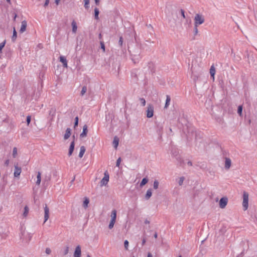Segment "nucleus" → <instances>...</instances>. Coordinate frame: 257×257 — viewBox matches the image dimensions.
I'll return each mask as SVG.
<instances>
[{"label":"nucleus","instance_id":"nucleus-50","mask_svg":"<svg viewBox=\"0 0 257 257\" xmlns=\"http://www.w3.org/2000/svg\"><path fill=\"white\" fill-rule=\"evenodd\" d=\"M49 2H50V0H45V3L44 4V7L45 8L47 7L49 5Z\"/></svg>","mask_w":257,"mask_h":257},{"label":"nucleus","instance_id":"nucleus-59","mask_svg":"<svg viewBox=\"0 0 257 257\" xmlns=\"http://www.w3.org/2000/svg\"><path fill=\"white\" fill-rule=\"evenodd\" d=\"M147 257H153V255H152V254H151V253H150V252H148V253Z\"/></svg>","mask_w":257,"mask_h":257},{"label":"nucleus","instance_id":"nucleus-20","mask_svg":"<svg viewBox=\"0 0 257 257\" xmlns=\"http://www.w3.org/2000/svg\"><path fill=\"white\" fill-rule=\"evenodd\" d=\"M171 101V97L169 95H167L166 96V102L164 106V108H167L169 105H170V102Z\"/></svg>","mask_w":257,"mask_h":257},{"label":"nucleus","instance_id":"nucleus-19","mask_svg":"<svg viewBox=\"0 0 257 257\" xmlns=\"http://www.w3.org/2000/svg\"><path fill=\"white\" fill-rule=\"evenodd\" d=\"M71 25L72 27V32L73 33H76L77 29V26L76 23L74 20H73V21L72 22Z\"/></svg>","mask_w":257,"mask_h":257},{"label":"nucleus","instance_id":"nucleus-64","mask_svg":"<svg viewBox=\"0 0 257 257\" xmlns=\"http://www.w3.org/2000/svg\"><path fill=\"white\" fill-rule=\"evenodd\" d=\"M87 257H91L90 255L89 254H87Z\"/></svg>","mask_w":257,"mask_h":257},{"label":"nucleus","instance_id":"nucleus-10","mask_svg":"<svg viewBox=\"0 0 257 257\" xmlns=\"http://www.w3.org/2000/svg\"><path fill=\"white\" fill-rule=\"evenodd\" d=\"M147 67L148 70L151 74H153L155 72V64L152 62H150L148 63Z\"/></svg>","mask_w":257,"mask_h":257},{"label":"nucleus","instance_id":"nucleus-55","mask_svg":"<svg viewBox=\"0 0 257 257\" xmlns=\"http://www.w3.org/2000/svg\"><path fill=\"white\" fill-rule=\"evenodd\" d=\"M154 237L155 238H157L158 237V233L157 232H155L154 233Z\"/></svg>","mask_w":257,"mask_h":257},{"label":"nucleus","instance_id":"nucleus-45","mask_svg":"<svg viewBox=\"0 0 257 257\" xmlns=\"http://www.w3.org/2000/svg\"><path fill=\"white\" fill-rule=\"evenodd\" d=\"M101 48L103 50V51L105 52V45L104 42L102 41L100 42Z\"/></svg>","mask_w":257,"mask_h":257},{"label":"nucleus","instance_id":"nucleus-39","mask_svg":"<svg viewBox=\"0 0 257 257\" xmlns=\"http://www.w3.org/2000/svg\"><path fill=\"white\" fill-rule=\"evenodd\" d=\"M31 116L30 115L27 116L26 121H27V124L28 126L29 125V124L31 122Z\"/></svg>","mask_w":257,"mask_h":257},{"label":"nucleus","instance_id":"nucleus-28","mask_svg":"<svg viewBox=\"0 0 257 257\" xmlns=\"http://www.w3.org/2000/svg\"><path fill=\"white\" fill-rule=\"evenodd\" d=\"M99 13V11L98 9L97 8H95L94 9V18H95V19L98 20V19H99V17H98Z\"/></svg>","mask_w":257,"mask_h":257},{"label":"nucleus","instance_id":"nucleus-29","mask_svg":"<svg viewBox=\"0 0 257 257\" xmlns=\"http://www.w3.org/2000/svg\"><path fill=\"white\" fill-rule=\"evenodd\" d=\"M17 32L16 31V29L15 28H14V30H13V36H12V40L13 42H14L16 38H17Z\"/></svg>","mask_w":257,"mask_h":257},{"label":"nucleus","instance_id":"nucleus-24","mask_svg":"<svg viewBox=\"0 0 257 257\" xmlns=\"http://www.w3.org/2000/svg\"><path fill=\"white\" fill-rule=\"evenodd\" d=\"M116 211L114 209L111 211V220L115 221L116 220Z\"/></svg>","mask_w":257,"mask_h":257},{"label":"nucleus","instance_id":"nucleus-40","mask_svg":"<svg viewBox=\"0 0 257 257\" xmlns=\"http://www.w3.org/2000/svg\"><path fill=\"white\" fill-rule=\"evenodd\" d=\"M128 241L127 240H125L124 242V248L126 250H128Z\"/></svg>","mask_w":257,"mask_h":257},{"label":"nucleus","instance_id":"nucleus-16","mask_svg":"<svg viewBox=\"0 0 257 257\" xmlns=\"http://www.w3.org/2000/svg\"><path fill=\"white\" fill-rule=\"evenodd\" d=\"M74 146H75V143L74 141H72L70 145L69 149V152H68V156H70L74 149Z\"/></svg>","mask_w":257,"mask_h":257},{"label":"nucleus","instance_id":"nucleus-18","mask_svg":"<svg viewBox=\"0 0 257 257\" xmlns=\"http://www.w3.org/2000/svg\"><path fill=\"white\" fill-rule=\"evenodd\" d=\"M71 135V129L70 128H67L66 130L65 134L64 136V139L65 140L68 139Z\"/></svg>","mask_w":257,"mask_h":257},{"label":"nucleus","instance_id":"nucleus-34","mask_svg":"<svg viewBox=\"0 0 257 257\" xmlns=\"http://www.w3.org/2000/svg\"><path fill=\"white\" fill-rule=\"evenodd\" d=\"M123 39L122 36L119 37V41H118V45L120 47H122L123 46Z\"/></svg>","mask_w":257,"mask_h":257},{"label":"nucleus","instance_id":"nucleus-1","mask_svg":"<svg viewBox=\"0 0 257 257\" xmlns=\"http://www.w3.org/2000/svg\"><path fill=\"white\" fill-rule=\"evenodd\" d=\"M131 56V59L134 63H137L139 62L141 58L140 54L141 50L139 46L136 45L135 47L131 48L129 50Z\"/></svg>","mask_w":257,"mask_h":257},{"label":"nucleus","instance_id":"nucleus-38","mask_svg":"<svg viewBox=\"0 0 257 257\" xmlns=\"http://www.w3.org/2000/svg\"><path fill=\"white\" fill-rule=\"evenodd\" d=\"M184 180V177H181L179 179V181L178 182V184L180 186H181L183 184V181Z\"/></svg>","mask_w":257,"mask_h":257},{"label":"nucleus","instance_id":"nucleus-60","mask_svg":"<svg viewBox=\"0 0 257 257\" xmlns=\"http://www.w3.org/2000/svg\"><path fill=\"white\" fill-rule=\"evenodd\" d=\"M96 5H98L99 4V0H94Z\"/></svg>","mask_w":257,"mask_h":257},{"label":"nucleus","instance_id":"nucleus-57","mask_svg":"<svg viewBox=\"0 0 257 257\" xmlns=\"http://www.w3.org/2000/svg\"><path fill=\"white\" fill-rule=\"evenodd\" d=\"M187 164L189 165V166H192V163L191 161H188L187 162Z\"/></svg>","mask_w":257,"mask_h":257},{"label":"nucleus","instance_id":"nucleus-56","mask_svg":"<svg viewBox=\"0 0 257 257\" xmlns=\"http://www.w3.org/2000/svg\"><path fill=\"white\" fill-rule=\"evenodd\" d=\"M60 0H55V3L57 5H58L60 3Z\"/></svg>","mask_w":257,"mask_h":257},{"label":"nucleus","instance_id":"nucleus-43","mask_svg":"<svg viewBox=\"0 0 257 257\" xmlns=\"http://www.w3.org/2000/svg\"><path fill=\"white\" fill-rule=\"evenodd\" d=\"M55 110L52 108L49 112V114L51 115L52 117H53L55 115Z\"/></svg>","mask_w":257,"mask_h":257},{"label":"nucleus","instance_id":"nucleus-53","mask_svg":"<svg viewBox=\"0 0 257 257\" xmlns=\"http://www.w3.org/2000/svg\"><path fill=\"white\" fill-rule=\"evenodd\" d=\"M50 179H51V176H48V177H47V179H46L44 180V182H46V181H49L50 180Z\"/></svg>","mask_w":257,"mask_h":257},{"label":"nucleus","instance_id":"nucleus-13","mask_svg":"<svg viewBox=\"0 0 257 257\" xmlns=\"http://www.w3.org/2000/svg\"><path fill=\"white\" fill-rule=\"evenodd\" d=\"M87 132H88L87 125L86 124H85L83 126V131L80 135V138L85 137L87 136Z\"/></svg>","mask_w":257,"mask_h":257},{"label":"nucleus","instance_id":"nucleus-30","mask_svg":"<svg viewBox=\"0 0 257 257\" xmlns=\"http://www.w3.org/2000/svg\"><path fill=\"white\" fill-rule=\"evenodd\" d=\"M17 155H18L17 148L16 147H14L13 148V150L12 156H13V158H15L17 156Z\"/></svg>","mask_w":257,"mask_h":257},{"label":"nucleus","instance_id":"nucleus-15","mask_svg":"<svg viewBox=\"0 0 257 257\" xmlns=\"http://www.w3.org/2000/svg\"><path fill=\"white\" fill-rule=\"evenodd\" d=\"M60 61L63 64V66L65 68H67V61L66 58L63 56H61L59 58Z\"/></svg>","mask_w":257,"mask_h":257},{"label":"nucleus","instance_id":"nucleus-52","mask_svg":"<svg viewBox=\"0 0 257 257\" xmlns=\"http://www.w3.org/2000/svg\"><path fill=\"white\" fill-rule=\"evenodd\" d=\"M146 242V237H143L142 239V245H144Z\"/></svg>","mask_w":257,"mask_h":257},{"label":"nucleus","instance_id":"nucleus-44","mask_svg":"<svg viewBox=\"0 0 257 257\" xmlns=\"http://www.w3.org/2000/svg\"><path fill=\"white\" fill-rule=\"evenodd\" d=\"M6 44V41L0 44V52H1L2 49L4 47Z\"/></svg>","mask_w":257,"mask_h":257},{"label":"nucleus","instance_id":"nucleus-23","mask_svg":"<svg viewBox=\"0 0 257 257\" xmlns=\"http://www.w3.org/2000/svg\"><path fill=\"white\" fill-rule=\"evenodd\" d=\"M152 195V190L151 189H149L147 190V193L145 195V199L146 200H149Z\"/></svg>","mask_w":257,"mask_h":257},{"label":"nucleus","instance_id":"nucleus-35","mask_svg":"<svg viewBox=\"0 0 257 257\" xmlns=\"http://www.w3.org/2000/svg\"><path fill=\"white\" fill-rule=\"evenodd\" d=\"M115 222V221L110 220V221L109 225H108V228L109 229H112L113 227Z\"/></svg>","mask_w":257,"mask_h":257},{"label":"nucleus","instance_id":"nucleus-7","mask_svg":"<svg viewBox=\"0 0 257 257\" xmlns=\"http://www.w3.org/2000/svg\"><path fill=\"white\" fill-rule=\"evenodd\" d=\"M44 222H46L49 218V208L46 204L44 206Z\"/></svg>","mask_w":257,"mask_h":257},{"label":"nucleus","instance_id":"nucleus-9","mask_svg":"<svg viewBox=\"0 0 257 257\" xmlns=\"http://www.w3.org/2000/svg\"><path fill=\"white\" fill-rule=\"evenodd\" d=\"M81 254V250L80 245H77L75 249L74 257H80Z\"/></svg>","mask_w":257,"mask_h":257},{"label":"nucleus","instance_id":"nucleus-46","mask_svg":"<svg viewBox=\"0 0 257 257\" xmlns=\"http://www.w3.org/2000/svg\"><path fill=\"white\" fill-rule=\"evenodd\" d=\"M121 162V158L119 157L116 161V166L119 167Z\"/></svg>","mask_w":257,"mask_h":257},{"label":"nucleus","instance_id":"nucleus-32","mask_svg":"<svg viewBox=\"0 0 257 257\" xmlns=\"http://www.w3.org/2000/svg\"><path fill=\"white\" fill-rule=\"evenodd\" d=\"M159 183L158 180H155L153 184V188L154 189H157L159 187Z\"/></svg>","mask_w":257,"mask_h":257},{"label":"nucleus","instance_id":"nucleus-17","mask_svg":"<svg viewBox=\"0 0 257 257\" xmlns=\"http://www.w3.org/2000/svg\"><path fill=\"white\" fill-rule=\"evenodd\" d=\"M119 143V139L117 137L115 136L113 138V145L115 149H117Z\"/></svg>","mask_w":257,"mask_h":257},{"label":"nucleus","instance_id":"nucleus-54","mask_svg":"<svg viewBox=\"0 0 257 257\" xmlns=\"http://www.w3.org/2000/svg\"><path fill=\"white\" fill-rule=\"evenodd\" d=\"M5 164L6 165V166H8L9 164V160H7L5 162Z\"/></svg>","mask_w":257,"mask_h":257},{"label":"nucleus","instance_id":"nucleus-14","mask_svg":"<svg viewBox=\"0 0 257 257\" xmlns=\"http://www.w3.org/2000/svg\"><path fill=\"white\" fill-rule=\"evenodd\" d=\"M171 154L172 156H173L175 157H176V159L178 160H179L180 162L183 161V160L180 157V156H178V152L176 149L172 150L171 151Z\"/></svg>","mask_w":257,"mask_h":257},{"label":"nucleus","instance_id":"nucleus-2","mask_svg":"<svg viewBox=\"0 0 257 257\" xmlns=\"http://www.w3.org/2000/svg\"><path fill=\"white\" fill-rule=\"evenodd\" d=\"M248 197H249L248 193L245 191H244L243 193V201H242V206H243L244 210H246L248 208Z\"/></svg>","mask_w":257,"mask_h":257},{"label":"nucleus","instance_id":"nucleus-21","mask_svg":"<svg viewBox=\"0 0 257 257\" xmlns=\"http://www.w3.org/2000/svg\"><path fill=\"white\" fill-rule=\"evenodd\" d=\"M41 173L40 172H38L37 173V181L36 182V185H40L41 181Z\"/></svg>","mask_w":257,"mask_h":257},{"label":"nucleus","instance_id":"nucleus-22","mask_svg":"<svg viewBox=\"0 0 257 257\" xmlns=\"http://www.w3.org/2000/svg\"><path fill=\"white\" fill-rule=\"evenodd\" d=\"M86 151L85 148L84 146H81L80 147V152L79 154V157L81 158L84 155V154Z\"/></svg>","mask_w":257,"mask_h":257},{"label":"nucleus","instance_id":"nucleus-3","mask_svg":"<svg viewBox=\"0 0 257 257\" xmlns=\"http://www.w3.org/2000/svg\"><path fill=\"white\" fill-rule=\"evenodd\" d=\"M204 21V18L202 15L197 14L194 17V25H195V26H198V25L203 24Z\"/></svg>","mask_w":257,"mask_h":257},{"label":"nucleus","instance_id":"nucleus-37","mask_svg":"<svg viewBox=\"0 0 257 257\" xmlns=\"http://www.w3.org/2000/svg\"><path fill=\"white\" fill-rule=\"evenodd\" d=\"M84 7L85 9L89 8V0H84Z\"/></svg>","mask_w":257,"mask_h":257},{"label":"nucleus","instance_id":"nucleus-48","mask_svg":"<svg viewBox=\"0 0 257 257\" xmlns=\"http://www.w3.org/2000/svg\"><path fill=\"white\" fill-rule=\"evenodd\" d=\"M197 27H198V26H195V25H194V35H196L198 34V31Z\"/></svg>","mask_w":257,"mask_h":257},{"label":"nucleus","instance_id":"nucleus-42","mask_svg":"<svg viewBox=\"0 0 257 257\" xmlns=\"http://www.w3.org/2000/svg\"><path fill=\"white\" fill-rule=\"evenodd\" d=\"M78 117L76 116L75 118V122H74V127H75L76 126H77L78 125Z\"/></svg>","mask_w":257,"mask_h":257},{"label":"nucleus","instance_id":"nucleus-51","mask_svg":"<svg viewBox=\"0 0 257 257\" xmlns=\"http://www.w3.org/2000/svg\"><path fill=\"white\" fill-rule=\"evenodd\" d=\"M180 12H181L182 16L183 17V18L184 19H185V11L183 9H181Z\"/></svg>","mask_w":257,"mask_h":257},{"label":"nucleus","instance_id":"nucleus-49","mask_svg":"<svg viewBox=\"0 0 257 257\" xmlns=\"http://www.w3.org/2000/svg\"><path fill=\"white\" fill-rule=\"evenodd\" d=\"M45 252L47 254H50L51 252V250L50 248L47 247L46 248Z\"/></svg>","mask_w":257,"mask_h":257},{"label":"nucleus","instance_id":"nucleus-25","mask_svg":"<svg viewBox=\"0 0 257 257\" xmlns=\"http://www.w3.org/2000/svg\"><path fill=\"white\" fill-rule=\"evenodd\" d=\"M210 73L211 75V76L213 77L214 79V75L215 73V69L213 65H212L210 69Z\"/></svg>","mask_w":257,"mask_h":257},{"label":"nucleus","instance_id":"nucleus-47","mask_svg":"<svg viewBox=\"0 0 257 257\" xmlns=\"http://www.w3.org/2000/svg\"><path fill=\"white\" fill-rule=\"evenodd\" d=\"M68 252H69V247L68 246H66L65 247V249L64 251V255L67 254Z\"/></svg>","mask_w":257,"mask_h":257},{"label":"nucleus","instance_id":"nucleus-26","mask_svg":"<svg viewBox=\"0 0 257 257\" xmlns=\"http://www.w3.org/2000/svg\"><path fill=\"white\" fill-rule=\"evenodd\" d=\"M148 181H149V180L147 178H143L140 184V186L141 187H142L143 186H144L145 184H146L148 182Z\"/></svg>","mask_w":257,"mask_h":257},{"label":"nucleus","instance_id":"nucleus-33","mask_svg":"<svg viewBox=\"0 0 257 257\" xmlns=\"http://www.w3.org/2000/svg\"><path fill=\"white\" fill-rule=\"evenodd\" d=\"M87 90V87L86 86H84L82 87V90L81 91V93H80L81 95V96L84 95V94L86 92Z\"/></svg>","mask_w":257,"mask_h":257},{"label":"nucleus","instance_id":"nucleus-62","mask_svg":"<svg viewBox=\"0 0 257 257\" xmlns=\"http://www.w3.org/2000/svg\"><path fill=\"white\" fill-rule=\"evenodd\" d=\"M7 2L10 4H11V0H7Z\"/></svg>","mask_w":257,"mask_h":257},{"label":"nucleus","instance_id":"nucleus-63","mask_svg":"<svg viewBox=\"0 0 257 257\" xmlns=\"http://www.w3.org/2000/svg\"><path fill=\"white\" fill-rule=\"evenodd\" d=\"M99 39H101V34H99Z\"/></svg>","mask_w":257,"mask_h":257},{"label":"nucleus","instance_id":"nucleus-4","mask_svg":"<svg viewBox=\"0 0 257 257\" xmlns=\"http://www.w3.org/2000/svg\"><path fill=\"white\" fill-rule=\"evenodd\" d=\"M109 176L107 171H105L104 173V177L100 182V185L101 187L105 186L107 184L109 181Z\"/></svg>","mask_w":257,"mask_h":257},{"label":"nucleus","instance_id":"nucleus-58","mask_svg":"<svg viewBox=\"0 0 257 257\" xmlns=\"http://www.w3.org/2000/svg\"><path fill=\"white\" fill-rule=\"evenodd\" d=\"M17 17V15L16 13H14V21H15L16 17Z\"/></svg>","mask_w":257,"mask_h":257},{"label":"nucleus","instance_id":"nucleus-61","mask_svg":"<svg viewBox=\"0 0 257 257\" xmlns=\"http://www.w3.org/2000/svg\"><path fill=\"white\" fill-rule=\"evenodd\" d=\"M145 223L146 224H149V223H150V221H149L148 220L146 219V220L145 221Z\"/></svg>","mask_w":257,"mask_h":257},{"label":"nucleus","instance_id":"nucleus-6","mask_svg":"<svg viewBox=\"0 0 257 257\" xmlns=\"http://www.w3.org/2000/svg\"><path fill=\"white\" fill-rule=\"evenodd\" d=\"M15 169H14V175L15 177L19 178L21 172H22V169L21 167L18 166V164H15L14 165Z\"/></svg>","mask_w":257,"mask_h":257},{"label":"nucleus","instance_id":"nucleus-5","mask_svg":"<svg viewBox=\"0 0 257 257\" xmlns=\"http://www.w3.org/2000/svg\"><path fill=\"white\" fill-rule=\"evenodd\" d=\"M154 106L152 104H149L147 107V116L148 118H151L154 115Z\"/></svg>","mask_w":257,"mask_h":257},{"label":"nucleus","instance_id":"nucleus-41","mask_svg":"<svg viewBox=\"0 0 257 257\" xmlns=\"http://www.w3.org/2000/svg\"><path fill=\"white\" fill-rule=\"evenodd\" d=\"M140 100L142 103V106H144L146 105V100L144 98H140Z\"/></svg>","mask_w":257,"mask_h":257},{"label":"nucleus","instance_id":"nucleus-11","mask_svg":"<svg viewBox=\"0 0 257 257\" xmlns=\"http://www.w3.org/2000/svg\"><path fill=\"white\" fill-rule=\"evenodd\" d=\"M231 165V161L229 158H225L224 168L226 170H228Z\"/></svg>","mask_w":257,"mask_h":257},{"label":"nucleus","instance_id":"nucleus-31","mask_svg":"<svg viewBox=\"0 0 257 257\" xmlns=\"http://www.w3.org/2000/svg\"><path fill=\"white\" fill-rule=\"evenodd\" d=\"M29 207L27 206H25L24 207V211L23 213L24 216L26 217L27 216L28 212H29Z\"/></svg>","mask_w":257,"mask_h":257},{"label":"nucleus","instance_id":"nucleus-8","mask_svg":"<svg viewBox=\"0 0 257 257\" xmlns=\"http://www.w3.org/2000/svg\"><path fill=\"white\" fill-rule=\"evenodd\" d=\"M228 199L226 197H222L219 201V207L224 208L227 205Z\"/></svg>","mask_w":257,"mask_h":257},{"label":"nucleus","instance_id":"nucleus-36","mask_svg":"<svg viewBox=\"0 0 257 257\" xmlns=\"http://www.w3.org/2000/svg\"><path fill=\"white\" fill-rule=\"evenodd\" d=\"M242 110V105H239L238 107L237 112L240 116L241 115Z\"/></svg>","mask_w":257,"mask_h":257},{"label":"nucleus","instance_id":"nucleus-27","mask_svg":"<svg viewBox=\"0 0 257 257\" xmlns=\"http://www.w3.org/2000/svg\"><path fill=\"white\" fill-rule=\"evenodd\" d=\"M89 202V200L88 198L85 197L83 203V206L84 208H86L88 207V204Z\"/></svg>","mask_w":257,"mask_h":257},{"label":"nucleus","instance_id":"nucleus-12","mask_svg":"<svg viewBox=\"0 0 257 257\" xmlns=\"http://www.w3.org/2000/svg\"><path fill=\"white\" fill-rule=\"evenodd\" d=\"M27 26V21L24 20L22 22L21 27L20 30V32L21 33H23L26 30V28Z\"/></svg>","mask_w":257,"mask_h":257}]
</instances>
